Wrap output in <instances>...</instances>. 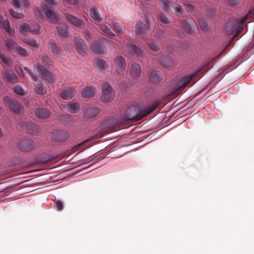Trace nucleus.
<instances>
[{
  "mask_svg": "<svg viewBox=\"0 0 254 254\" xmlns=\"http://www.w3.org/2000/svg\"><path fill=\"white\" fill-rule=\"evenodd\" d=\"M175 13L177 15H181L182 13V8L180 6H178L175 8Z\"/></svg>",
  "mask_w": 254,
  "mask_h": 254,
  "instance_id": "nucleus-60",
  "label": "nucleus"
},
{
  "mask_svg": "<svg viewBox=\"0 0 254 254\" xmlns=\"http://www.w3.org/2000/svg\"><path fill=\"white\" fill-rule=\"evenodd\" d=\"M198 24L203 31H208L210 29V25L203 18H201L198 20Z\"/></svg>",
  "mask_w": 254,
  "mask_h": 254,
  "instance_id": "nucleus-37",
  "label": "nucleus"
},
{
  "mask_svg": "<svg viewBox=\"0 0 254 254\" xmlns=\"http://www.w3.org/2000/svg\"><path fill=\"white\" fill-rule=\"evenodd\" d=\"M64 15L67 21L71 24L76 26L78 28L82 29L84 27V23L81 19L77 18L67 12L64 13Z\"/></svg>",
  "mask_w": 254,
  "mask_h": 254,
  "instance_id": "nucleus-10",
  "label": "nucleus"
},
{
  "mask_svg": "<svg viewBox=\"0 0 254 254\" xmlns=\"http://www.w3.org/2000/svg\"><path fill=\"white\" fill-rule=\"evenodd\" d=\"M35 146V142L30 139H23L19 141L18 148L23 152H28Z\"/></svg>",
  "mask_w": 254,
  "mask_h": 254,
  "instance_id": "nucleus-8",
  "label": "nucleus"
},
{
  "mask_svg": "<svg viewBox=\"0 0 254 254\" xmlns=\"http://www.w3.org/2000/svg\"><path fill=\"white\" fill-rule=\"evenodd\" d=\"M9 12L10 15L15 18L21 19L24 17V15L22 13L17 12L12 9H10Z\"/></svg>",
  "mask_w": 254,
  "mask_h": 254,
  "instance_id": "nucleus-44",
  "label": "nucleus"
},
{
  "mask_svg": "<svg viewBox=\"0 0 254 254\" xmlns=\"http://www.w3.org/2000/svg\"><path fill=\"white\" fill-rule=\"evenodd\" d=\"M127 51L132 55L139 57L142 55V51L136 45L133 44H128L127 45Z\"/></svg>",
  "mask_w": 254,
  "mask_h": 254,
  "instance_id": "nucleus-23",
  "label": "nucleus"
},
{
  "mask_svg": "<svg viewBox=\"0 0 254 254\" xmlns=\"http://www.w3.org/2000/svg\"><path fill=\"white\" fill-rule=\"evenodd\" d=\"M58 33L62 36L66 37L68 36V27L66 24H64L56 27Z\"/></svg>",
  "mask_w": 254,
  "mask_h": 254,
  "instance_id": "nucleus-33",
  "label": "nucleus"
},
{
  "mask_svg": "<svg viewBox=\"0 0 254 254\" xmlns=\"http://www.w3.org/2000/svg\"><path fill=\"white\" fill-rule=\"evenodd\" d=\"M112 25L119 34H123V30L119 23L113 22Z\"/></svg>",
  "mask_w": 254,
  "mask_h": 254,
  "instance_id": "nucleus-47",
  "label": "nucleus"
},
{
  "mask_svg": "<svg viewBox=\"0 0 254 254\" xmlns=\"http://www.w3.org/2000/svg\"><path fill=\"white\" fill-rule=\"evenodd\" d=\"M225 29L229 35L235 33V37L238 35V19L236 18L230 19L226 24Z\"/></svg>",
  "mask_w": 254,
  "mask_h": 254,
  "instance_id": "nucleus-7",
  "label": "nucleus"
},
{
  "mask_svg": "<svg viewBox=\"0 0 254 254\" xmlns=\"http://www.w3.org/2000/svg\"><path fill=\"white\" fill-rule=\"evenodd\" d=\"M89 141V139H86L79 143L72 148V151L74 153L77 152V153H78L79 152L84 150L85 149L89 148L92 145L91 143L87 144Z\"/></svg>",
  "mask_w": 254,
  "mask_h": 254,
  "instance_id": "nucleus-20",
  "label": "nucleus"
},
{
  "mask_svg": "<svg viewBox=\"0 0 254 254\" xmlns=\"http://www.w3.org/2000/svg\"><path fill=\"white\" fill-rule=\"evenodd\" d=\"M149 47L153 51H157L159 50V47L157 44L154 42H151L148 43Z\"/></svg>",
  "mask_w": 254,
  "mask_h": 254,
  "instance_id": "nucleus-52",
  "label": "nucleus"
},
{
  "mask_svg": "<svg viewBox=\"0 0 254 254\" xmlns=\"http://www.w3.org/2000/svg\"><path fill=\"white\" fill-rule=\"evenodd\" d=\"M249 19L254 20V8L249 9V11L239 19V21L241 23L243 24L246 23V22Z\"/></svg>",
  "mask_w": 254,
  "mask_h": 254,
  "instance_id": "nucleus-25",
  "label": "nucleus"
},
{
  "mask_svg": "<svg viewBox=\"0 0 254 254\" xmlns=\"http://www.w3.org/2000/svg\"><path fill=\"white\" fill-rule=\"evenodd\" d=\"M228 3L230 5H233L237 3V0H228Z\"/></svg>",
  "mask_w": 254,
  "mask_h": 254,
  "instance_id": "nucleus-63",
  "label": "nucleus"
},
{
  "mask_svg": "<svg viewBox=\"0 0 254 254\" xmlns=\"http://www.w3.org/2000/svg\"><path fill=\"white\" fill-rule=\"evenodd\" d=\"M100 29L106 36L112 37L115 36V34L112 32L110 29L105 24H100Z\"/></svg>",
  "mask_w": 254,
  "mask_h": 254,
  "instance_id": "nucleus-35",
  "label": "nucleus"
},
{
  "mask_svg": "<svg viewBox=\"0 0 254 254\" xmlns=\"http://www.w3.org/2000/svg\"><path fill=\"white\" fill-rule=\"evenodd\" d=\"M50 5H58L60 2V0H44Z\"/></svg>",
  "mask_w": 254,
  "mask_h": 254,
  "instance_id": "nucleus-56",
  "label": "nucleus"
},
{
  "mask_svg": "<svg viewBox=\"0 0 254 254\" xmlns=\"http://www.w3.org/2000/svg\"><path fill=\"white\" fill-rule=\"evenodd\" d=\"M12 4L15 7H27L29 2L28 0H13Z\"/></svg>",
  "mask_w": 254,
  "mask_h": 254,
  "instance_id": "nucleus-34",
  "label": "nucleus"
},
{
  "mask_svg": "<svg viewBox=\"0 0 254 254\" xmlns=\"http://www.w3.org/2000/svg\"><path fill=\"white\" fill-rule=\"evenodd\" d=\"M0 60L5 65L10 66L12 64V61L9 57L4 53H0Z\"/></svg>",
  "mask_w": 254,
  "mask_h": 254,
  "instance_id": "nucleus-39",
  "label": "nucleus"
},
{
  "mask_svg": "<svg viewBox=\"0 0 254 254\" xmlns=\"http://www.w3.org/2000/svg\"><path fill=\"white\" fill-rule=\"evenodd\" d=\"M96 89L94 87H87L82 92L81 95L83 98H90L94 96Z\"/></svg>",
  "mask_w": 254,
  "mask_h": 254,
  "instance_id": "nucleus-30",
  "label": "nucleus"
},
{
  "mask_svg": "<svg viewBox=\"0 0 254 254\" xmlns=\"http://www.w3.org/2000/svg\"><path fill=\"white\" fill-rule=\"evenodd\" d=\"M149 78L153 83H157L162 80V76L159 70H153L150 74Z\"/></svg>",
  "mask_w": 254,
  "mask_h": 254,
  "instance_id": "nucleus-29",
  "label": "nucleus"
},
{
  "mask_svg": "<svg viewBox=\"0 0 254 254\" xmlns=\"http://www.w3.org/2000/svg\"><path fill=\"white\" fill-rule=\"evenodd\" d=\"M206 14L208 16H209L210 17H213L214 16V12L211 8H209V9L207 10Z\"/></svg>",
  "mask_w": 254,
  "mask_h": 254,
  "instance_id": "nucleus-58",
  "label": "nucleus"
},
{
  "mask_svg": "<svg viewBox=\"0 0 254 254\" xmlns=\"http://www.w3.org/2000/svg\"><path fill=\"white\" fill-rule=\"evenodd\" d=\"M4 44L7 50L12 53L16 52L18 46L17 44L11 39H6L4 41Z\"/></svg>",
  "mask_w": 254,
  "mask_h": 254,
  "instance_id": "nucleus-21",
  "label": "nucleus"
},
{
  "mask_svg": "<svg viewBox=\"0 0 254 254\" xmlns=\"http://www.w3.org/2000/svg\"><path fill=\"white\" fill-rule=\"evenodd\" d=\"M83 37L86 40H91L92 38L91 33L88 30L83 31Z\"/></svg>",
  "mask_w": 254,
  "mask_h": 254,
  "instance_id": "nucleus-54",
  "label": "nucleus"
},
{
  "mask_svg": "<svg viewBox=\"0 0 254 254\" xmlns=\"http://www.w3.org/2000/svg\"><path fill=\"white\" fill-rule=\"evenodd\" d=\"M35 114L39 119H46L49 117L50 112L46 108H38L35 110Z\"/></svg>",
  "mask_w": 254,
  "mask_h": 254,
  "instance_id": "nucleus-19",
  "label": "nucleus"
},
{
  "mask_svg": "<svg viewBox=\"0 0 254 254\" xmlns=\"http://www.w3.org/2000/svg\"><path fill=\"white\" fill-rule=\"evenodd\" d=\"M49 49L54 55H58L61 50V48L57 45L54 40H50L48 41Z\"/></svg>",
  "mask_w": 254,
  "mask_h": 254,
  "instance_id": "nucleus-32",
  "label": "nucleus"
},
{
  "mask_svg": "<svg viewBox=\"0 0 254 254\" xmlns=\"http://www.w3.org/2000/svg\"><path fill=\"white\" fill-rule=\"evenodd\" d=\"M76 93V90L72 87H67L60 91L59 95L64 100H70L75 96Z\"/></svg>",
  "mask_w": 254,
  "mask_h": 254,
  "instance_id": "nucleus-11",
  "label": "nucleus"
},
{
  "mask_svg": "<svg viewBox=\"0 0 254 254\" xmlns=\"http://www.w3.org/2000/svg\"><path fill=\"white\" fill-rule=\"evenodd\" d=\"M15 70L20 76H24L23 71L20 67H16Z\"/></svg>",
  "mask_w": 254,
  "mask_h": 254,
  "instance_id": "nucleus-59",
  "label": "nucleus"
},
{
  "mask_svg": "<svg viewBox=\"0 0 254 254\" xmlns=\"http://www.w3.org/2000/svg\"><path fill=\"white\" fill-rule=\"evenodd\" d=\"M102 92L101 99L103 102H111L114 98V92L108 83H105L102 86Z\"/></svg>",
  "mask_w": 254,
  "mask_h": 254,
  "instance_id": "nucleus-6",
  "label": "nucleus"
},
{
  "mask_svg": "<svg viewBox=\"0 0 254 254\" xmlns=\"http://www.w3.org/2000/svg\"><path fill=\"white\" fill-rule=\"evenodd\" d=\"M125 122L122 119H119L115 118H110L104 121L103 123V126L106 128V130L109 132H113L117 128L125 124Z\"/></svg>",
  "mask_w": 254,
  "mask_h": 254,
  "instance_id": "nucleus-5",
  "label": "nucleus"
},
{
  "mask_svg": "<svg viewBox=\"0 0 254 254\" xmlns=\"http://www.w3.org/2000/svg\"><path fill=\"white\" fill-rule=\"evenodd\" d=\"M158 105V103H154L143 109L137 115H136L135 107L132 106L128 108L123 119H122L123 122H125L124 124H126L129 121L134 122L140 120L143 117L154 111Z\"/></svg>",
  "mask_w": 254,
  "mask_h": 254,
  "instance_id": "nucleus-1",
  "label": "nucleus"
},
{
  "mask_svg": "<svg viewBox=\"0 0 254 254\" xmlns=\"http://www.w3.org/2000/svg\"><path fill=\"white\" fill-rule=\"evenodd\" d=\"M74 41L77 52L80 55H84L87 48L83 40L78 37H76L74 39Z\"/></svg>",
  "mask_w": 254,
  "mask_h": 254,
  "instance_id": "nucleus-13",
  "label": "nucleus"
},
{
  "mask_svg": "<svg viewBox=\"0 0 254 254\" xmlns=\"http://www.w3.org/2000/svg\"><path fill=\"white\" fill-rule=\"evenodd\" d=\"M21 126L22 128L25 129L29 134H36L39 131L40 128L36 124L33 123H27L23 122L21 123Z\"/></svg>",
  "mask_w": 254,
  "mask_h": 254,
  "instance_id": "nucleus-12",
  "label": "nucleus"
},
{
  "mask_svg": "<svg viewBox=\"0 0 254 254\" xmlns=\"http://www.w3.org/2000/svg\"><path fill=\"white\" fill-rule=\"evenodd\" d=\"M167 2H169V0H160V3L161 6L165 10H168L169 8V6Z\"/></svg>",
  "mask_w": 254,
  "mask_h": 254,
  "instance_id": "nucleus-50",
  "label": "nucleus"
},
{
  "mask_svg": "<svg viewBox=\"0 0 254 254\" xmlns=\"http://www.w3.org/2000/svg\"><path fill=\"white\" fill-rule=\"evenodd\" d=\"M0 27L4 29L9 36H12L14 35V29L10 26V22L8 20H5Z\"/></svg>",
  "mask_w": 254,
  "mask_h": 254,
  "instance_id": "nucleus-28",
  "label": "nucleus"
},
{
  "mask_svg": "<svg viewBox=\"0 0 254 254\" xmlns=\"http://www.w3.org/2000/svg\"><path fill=\"white\" fill-rule=\"evenodd\" d=\"M54 207L59 211H61L64 208L63 202L60 200H55Z\"/></svg>",
  "mask_w": 254,
  "mask_h": 254,
  "instance_id": "nucleus-48",
  "label": "nucleus"
},
{
  "mask_svg": "<svg viewBox=\"0 0 254 254\" xmlns=\"http://www.w3.org/2000/svg\"><path fill=\"white\" fill-rule=\"evenodd\" d=\"M47 89L44 87L42 83H39L37 86V92L41 95H43L46 92Z\"/></svg>",
  "mask_w": 254,
  "mask_h": 254,
  "instance_id": "nucleus-45",
  "label": "nucleus"
},
{
  "mask_svg": "<svg viewBox=\"0 0 254 254\" xmlns=\"http://www.w3.org/2000/svg\"><path fill=\"white\" fill-rule=\"evenodd\" d=\"M92 48L94 51L98 53H103L104 52V48L102 45L101 40L93 43L92 45Z\"/></svg>",
  "mask_w": 254,
  "mask_h": 254,
  "instance_id": "nucleus-36",
  "label": "nucleus"
},
{
  "mask_svg": "<svg viewBox=\"0 0 254 254\" xmlns=\"http://www.w3.org/2000/svg\"><path fill=\"white\" fill-rule=\"evenodd\" d=\"M163 31L161 30H158L156 32V36L159 38V39H162L163 37Z\"/></svg>",
  "mask_w": 254,
  "mask_h": 254,
  "instance_id": "nucleus-57",
  "label": "nucleus"
},
{
  "mask_svg": "<svg viewBox=\"0 0 254 254\" xmlns=\"http://www.w3.org/2000/svg\"><path fill=\"white\" fill-rule=\"evenodd\" d=\"M30 33L33 34H37L41 33V29L39 25H34L31 27Z\"/></svg>",
  "mask_w": 254,
  "mask_h": 254,
  "instance_id": "nucleus-46",
  "label": "nucleus"
},
{
  "mask_svg": "<svg viewBox=\"0 0 254 254\" xmlns=\"http://www.w3.org/2000/svg\"><path fill=\"white\" fill-rule=\"evenodd\" d=\"M100 110L95 107H88L84 112V117L86 118H92L99 114Z\"/></svg>",
  "mask_w": 254,
  "mask_h": 254,
  "instance_id": "nucleus-17",
  "label": "nucleus"
},
{
  "mask_svg": "<svg viewBox=\"0 0 254 254\" xmlns=\"http://www.w3.org/2000/svg\"><path fill=\"white\" fill-rule=\"evenodd\" d=\"M14 90L16 93L20 95H23L26 93L25 90L19 85L15 86Z\"/></svg>",
  "mask_w": 254,
  "mask_h": 254,
  "instance_id": "nucleus-49",
  "label": "nucleus"
},
{
  "mask_svg": "<svg viewBox=\"0 0 254 254\" xmlns=\"http://www.w3.org/2000/svg\"><path fill=\"white\" fill-rule=\"evenodd\" d=\"M42 10L51 23L55 24H60L63 22L62 16L53 7L44 4L42 5Z\"/></svg>",
  "mask_w": 254,
  "mask_h": 254,
  "instance_id": "nucleus-2",
  "label": "nucleus"
},
{
  "mask_svg": "<svg viewBox=\"0 0 254 254\" xmlns=\"http://www.w3.org/2000/svg\"><path fill=\"white\" fill-rule=\"evenodd\" d=\"M185 9L188 12H192L194 10V7L193 5L188 4V3H185L184 4Z\"/></svg>",
  "mask_w": 254,
  "mask_h": 254,
  "instance_id": "nucleus-55",
  "label": "nucleus"
},
{
  "mask_svg": "<svg viewBox=\"0 0 254 254\" xmlns=\"http://www.w3.org/2000/svg\"><path fill=\"white\" fill-rule=\"evenodd\" d=\"M36 69L38 72L41 74L43 78L48 82H52L53 74L50 71L46 69L43 65L40 64L36 66Z\"/></svg>",
  "mask_w": 254,
  "mask_h": 254,
  "instance_id": "nucleus-14",
  "label": "nucleus"
},
{
  "mask_svg": "<svg viewBox=\"0 0 254 254\" xmlns=\"http://www.w3.org/2000/svg\"><path fill=\"white\" fill-rule=\"evenodd\" d=\"M64 15L67 21L71 24L76 26L78 28L82 29L84 27V23L81 19L77 18L67 12L64 13Z\"/></svg>",
  "mask_w": 254,
  "mask_h": 254,
  "instance_id": "nucleus-9",
  "label": "nucleus"
},
{
  "mask_svg": "<svg viewBox=\"0 0 254 254\" xmlns=\"http://www.w3.org/2000/svg\"><path fill=\"white\" fill-rule=\"evenodd\" d=\"M244 31H245V33L247 32V23H241L239 21V34Z\"/></svg>",
  "mask_w": 254,
  "mask_h": 254,
  "instance_id": "nucleus-53",
  "label": "nucleus"
},
{
  "mask_svg": "<svg viewBox=\"0 0 254 254\" xmlns=\"http://www.w3.org/2000/svg\"><path fill=\"white\" fill-rule=\"evenodd\" d=\"M129 73L131 77L134 78L139 77L141 73L140 65L136 64H132L130 67Z\"/></svg>",
  "mask_w": 254,
  "mask_h": 254,
  "instance_id": "nucleus-22",
  "label": "nucleus"
},
{
  "mask_svg": "<svg viewBox=\"0 0 254 254\" xmlns=\"http://www.w3.org/2000/svg\"><path fill=\"white\" fill-rule=\"evenodd\" d=\"M103 43H105L107 44L110 45V46H112L113 45V43L112 41H110L106 38L103 39Z\"/></svg>",
  "mask_w": 254,
  "mask_h": 254,
  "instance_id": "nucleus-61",
  "label": "nucleus"
},
{
  "mask_svg": "<svg viewBox=\"0 0 254 254\" xmlns=\"http://www.w3.org/2000/svg\"><path fill=\"white\" fill-rule=\"evenodd\" d=\"M115 65L118 73L123 72L125 69L126 64L124 58L118 56L115 60Z\"/></svg>",
  "mask_w": 254,
  "mask_h": 254,
  "instance_id": "nucleus-16",
  "label": "nucleus"
},
{
  "mask_svg": "<svg viewBox=\"0 0 254 254\" xmlns=\"http://www.w3.org/2000/svg\"><path fill=\"white\" fill-rule=\"evenodd\" d=\"M16 51H17L20 55L23 56H28L30 54V51L19 46H18Z\"/></svg>",
  "mask_w": 254,
  "mask_h": 254,
  "instance_id": "nucleus-43",
  "label": "nucleus"
},
{
  "mask_svg": "<svg viewBox=\"0 0 254 254\" xmlns=\"http://www.w3.org/2000/svg\"><path fill=\"white\" fill-rule=\"evenodd\" d=\"M144 2H145L147 4L152 5L153 4L152 2V0H143Z\"/></svg>",
  "mask_w": 254,
  "mask_h": 254,
  "instance_id": "nucleus-64",
  "label": "nucleus"
},
{
  "mask_svg": "<svg viewBox=\"0 0 254 254\" xmlns=\"http://www.w3.org/2000/svg\"><path fill=\"white\" fill-rule=\"evenodd\" d=\"M65 108L70 113L76 114L80 110V105L77 102L70 103L66 105Z\"/></svg>",
  "mask_w": 254,
  "mask_h": 254,
  "instance_id": "nucleus-27",
  "label": "nucleus"
},
{
  "mask_svg": "<svg viewBox=\"0 0 254 254\" xmlns=\"http://www.w3.org/2000/svg\"><path fill=\"white\" fill-rule=\"evenodd\" d=\"M159 19L164 24H167L170 22L169 18L163 13H160Z\"/></svg>",
  "mask_w": 254,
  "mask_h": 254,
  "instance_id": "nucleus-51",
  "label": "nucleus"
},
{
  "mask_svg": "<svg viewBox=\"0 0 254 254\" xmlns=\"http://www.w3.org/2000/svg\"><path fill=\"white\" fill-rule=\"evenodd\" d=\"M3 79L9 83L14 84L17 82L18 78L16 75L11 71L6 70L3 73Z\"/></svg>",
  "mask_w": 254,
  "mask_h": 254,
  "instance_id": "nucleus-18",
  "label": "nucleus"
},
{
  "mask_svg": "<svg viewBox=\"0 0 254 254\" xmlns=\"http://www.w3.org/2000/svg\"><path fill=\"white\" fill-rule=\"evenodd\" d=\"M35 14L38 17L42 16V13L37 8L35 9Z\"/></svg>",
  "mask_w": 254,
  "mask_h": 254,
  "instance_id": "nucleus-62",
  "label": "nucleus"
},
{
  "mask_svg": "<svg viewBox=\"0 0 254 254\" xmlns=\"http://www.w3.org/2000/svg\"><path fill=\"white\" fill-rule=\"evenodd\" d=\"M42 63L47 66H51L53 65V62L51 58L47 56H43L41 58Z\"/></svg>",
  "mask_w": 254,
  "mask_h": 254,
  "instance_id": "nucleus-42",
  "label": "nucleus"
},
{
  "mask_svg": "<svg viewBox=\"0 0 254 254\" xmlns=\"http://www.w3.org/2000/svg\"><path fill=\"white\" fill-rule=\"evenodd\" d=\"M69 137V133L65 130H56L53 132L52 138L56 141H64L68 138Z\"/></svg>",
  "mask_w": 254,
  "mask_h": 254,
  "instance_id": "nucleus-15",
  "label": "nucleus"
},
{
  "mask_svg": "<svg viewBox=\"0 0 254 254\" xmlns=\"http://www.w3.org/2000/svg\"><path fill=\"white\" fill-rule=\"evenodd\" d=\"M31 26L26 23H23L20 25L19 30L21 33L30 32Z\"/></svg>",
  "mask_w": 254,
  "mask_h": 254,
  "instance_id": "nucleus-41",
  "label": "nucleus"
},
{
  "mask_svg": "<svg viewBox=\"0 0 254 254\" xmlns=\"http://www.w3.org/2000/svg\"><path fill=\"white\" fill-rule=\"evenodd\" d=\"M181 27L188 33L191 34L194 32V27L190 25L186 19H184L180 22Z\"/></svg>",
  "mask_w": 254,
  "mask_h": 254,
  "instance_id": "nucleus-24",
  "label": "nucleus"
},
{
  "mask_svg": "<svg viewBox=\"0 0 254 254\" xmlns=\"http://www.w3.org/2000/svg\"><path fill=\"white\" fill-rule=\"evenodd\" d=\"M22 40L24 43L33 47H37L38 46V42L33 39L24 38Z\"/></svg>",
  "mask_w": 254,
  "mask_h": 254,
  "instance_id": "nucleus-40",
  "label": "nucleus"
},
{
  "mask_svg": "<svg viewBox=\"0 0 254 254\" xmlns=\"http://www.w3.org/2000/svg\"><path fill=\"white\" fill-rule=\"evenodd\" d=\"M93 64L96 68L100 71H103L108 67L106 62L102 59L96 60L94 61Z\"/></svg>",
  "mask_w": 254,
  "mask_h": 254,
  "instance_id": "nucleus-26",
  "label": "nucleus"
},
{
  "mask_svg": "<svg viewBox=\"0 0 254 254\" xmlns=\"http://www.w3.org/2000/svg\"><path fill=\"white\" fill-rule=\"evenodd\" d=\"M194 76V75H193L182 78L179 83V87L180 88H185L190 82Z\"/></svg>",
  "mask_w": 254,
  "mask_h": 254,
  "instance_id": "nucleus-31",
  "label": "nucleus"
},
{
  "mask_svg": "<svg viewBox=\"0 0 254 254\" xmlns=\"http://www.w3.org/2000/svg\"><path fill=\"white\" fill-rule=\"evenodd\" d=\"M90 15L92 19L95 21H101L102 20L101 17L97 10V8L93 7L90 10Z\"/></svg>",
  "mask_w": 254,
  "mask_h": 254,
  "instance_id": "nucleus-38",
  "label": "nucleus"
},
{
  "mask_svg": "<svg viewBox=\"0 0 254 254\" xmlns=\"http://www.w3.org/2000/svg\"><path fill=\"white\" fill-rule=\"evenodd\" d=\"M3 101L5 106H8L10 110L16 114H21L24 113L23 106L15 99H11L9 96H5Z\"/></svg>",
  "mask_w": 254,
  "mask_h": 254,
  "instance_id": "nucleus-4",
  "label": "nucleus"
},
{
  "mask_svg": "<svg viewBox=\"0 0 254 254\" xmlns=\"http://www.w3.org/2000/svg\"><path fill=\"white\" fill-rule=\"evenodd\" d=\"M143 11V14L145 17V23L142 22H138L135 25V31L139 34H144L151 32L152 28L151 27V20L148 14V11L142 7Z\"/></svg>",
  "mask_w": 254,
  "mask_h": 254,
  "instance_id": "nucleus-3",
  "label": "nucleus"
}]
</instances>
